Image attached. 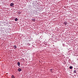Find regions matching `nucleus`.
I'll return each mask as SVG.
<instances>
[{"mask_svg":"<svg viewBox=\"0 0 78 78\" xmlns=\"http://www.w3.org/2000/svg\"><path fill=\"white\" fill-rule=\"evenodd\" d=\"M69 69H72V66H70L69 67Z\"/></svg>","mask_w":78,"mask_h":78,"instance_id":"obj_7","label":"nucleus"},{"mask_svg":"<svg viewBox=\"0 0 78 78\" xmlns=\"http://www.w3.org/2000/svg\"><path fill=\"white\" fill-rule=\"evenodd\" d=\"M74 72V73H76V70H74V72Z\"/></svg>","mask_w":78,"mask_h":78,"instance_id":"obj_8","label":"nucleus"},{"mask_svg":"<svg viewBox=\"0 0 78 78\" xmlns=\"http://www.w3.org/2000/svg\"><path fill=\"white\" fill-rule=\"evenodd\" d=\"M13 47L14 48V49H16L17 48V46L16 45H14Z\"/></svg>","mask_w":78,"mask_h":78,"instance_id":"obj_3","label":"nucleus"},{"mask_svg":"<svg viewBox=\"0 0 78 78\" xmlns=\"http://www.w3.org/2000/svg\"><path fill=\"white\" fill-rule=\"evenodd\" d=\"M10 6H14V4L13 3H11Z\"/></svg>","mask_w":78,"mask_h":78,"instance_id":"obj_2","label":"nucleus"},{"mask_svg":"<svg viewBox=\"0 0 78 78\" xmlns=\"http://www.w3.org/2000/svg\"><path fill=\"white\" fill-rule=\"evenodd\" d=\"M18 71H19V72H20V71H22V69H21L19 68V69H18Z\"/></svg>","mask_w":78,"mask_h":78,"instance_id":"obj_4","label":"nucleus"},{"mask_svg":"<svg viewBox=\"0 0 78 78\" xmlns=\"http://www.w3.org/2000/svg\"><path fill=\"white\" fill-rule=\"evenodd\" d=\"M17 65L18 66H20V62H18L17 63Z\"/></svg>","mask_w":78,"mask_h":78,"instance_id":"obj_6","label":"nucleus"},{"mask_svg":"<svg viewBox=\"0 0 78 78\" xmlns=\"http://www.w3.org/2000/svg\"><path fill=\"white\" fill-rule=\"evenodd\" d=\"M18 14H20V12H19L18 13Z\"/></svg>","mask_w":78,"mask_h":78,"instance_id":"obj_11","label":"nucleus"},{"mask_svg":"<svg viewBox=\"0 0 78 78\" xmlns=\"http://www.w3.org/2000/svg\"><path fill=\"white\" fill-rule=\"evenodd\" d=\"M63 23L64 25H67V21H65Z\"/></svg>","mask_w":78,"mask_h":78,"instance_id":"obj_1","label":"nucleus"},{"mask_svg":"<svg viewBox=\"0 0 78 78\" xmlns=\"http://www.w3.org/2000/svg\"><path fill=\"white\" fill-rule=\"evenodd\" d=\"M32 20L33 21V22H34V21H35V19H32Z\"/></svg>","mask_w":78,"mask_h":78,"instance_id":"obj_9","label":"nucleus"},{"mask_svg":"<svg viewBox=\"0 0 78 78\" xmlns=\"http://www.w3.org/2000/svg\"><path fill=\"white\" fill-rule=\"evenodd\" d=\"M50 70L51 72H52V71H51L52 70V69H51Z\"/></svg>","mask_w":78,"mask_h":78,"instance_id":"obj_12","label":"nucleus"},{"mask_svg":"<svg viewBox=\"0 0 78 78\" xmlns=\"http://www.w3.org/2000/svg\"><path fill=\"white\" fill-rule=\"evenodd\" d=\"M12 77V78H16L14 76V75H12V77Z\"/></svg>","mask_w":78,"mask_h":78,"instance_id":"obj_5","label":"nucleus"},{"mask_svg":"<svg viewBox=\"0 0 78 78\" xmlns=\"http://www.w3.org/2000/svg\"><path fill=\"white\" fill-rule=\"evenodd\" d=\"M18 19H17V18H16L15 19V21H17Z\"/></svg>","mask_w":78,"mask_h":78,"instance_id":"obj_10","label":"nucleus"}]
</instances>
